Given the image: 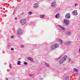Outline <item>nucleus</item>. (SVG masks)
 I'll return each instance as SVG.
<instances>
[{
	"label": "nucleus",
	"mask_w": 80,
	"mask_h": 80,
	"mask_svg": "<svg viewBox=\"0 0 80 80\" xmlns=\"http://www.w3.org/2000/svg\"><path fill=\"white\" fill-rule=\"evenodd\" d=\"M67 58V56H65L63 58V59H62L59 62V63H62L66 61Z\"/></svg>",
	"instance_id": "nucleus-1"
},
{
	"label": "nucleus",
	"mask_w": 80,
	"mask_h": 80,
	"mask_svg": "<svg viewBox=\"0 0 80 80\" xmlns=\"http://www.w3.org/2000/svg\"><path fill=\"white\" fill-rule=\"evenodd\" d=\"M58 47H59V45H58V44H53V45L51 46V49L52 50H53V49H55L56 48H58Z\"/></svg>",
	"instance_id": "nucleus-2"
},
{
	"label": "nucleus",
	"mask_w": 80,
	"mask_h": 80,
	"mask_svg": "<svg viewBox=\"0 0 80 80\" xmlns=\"http://www.w3.org/2000/svg\"><path fill=\"white\" fill-rule=\"evenodd\" d=\"M20 23L22 25H24L26 23V19H23L20 21Z\"/></svg>",
	"instance_id": "nucleus-3"
},
{
	"label": "nucleus",
	"mask_w": 80,
	"mask_h": 80,
	"mask_svg": "<svg viewBox=\"0 0 80 80\" xmlns=\"http://www.w3.org/2000/svg\"><path fill=\"white\" fill-rule=\"evenodd\" d=\"M51 6L52 7H56L57 4H56V2L55 1H53L51 3Z\"/></svg>",
	"instance_id": "nucleus-4"
},
{
	"label": "nucleus",
	"mask_w": 80,
	"mask_h": 80,
	"mask_svg": "<svg viewBox=\"0 0 80 80\" xmlns=\"http://www.w3.org/2000/svg\"><path fill=\"white\" fill-rule=\"evenodd\" d=\"M22 33V30L20 29H19L17 31V35H21Z\"/></svg>",
	"instance_id": "nucleus-5"
},
{
	"label": "nucleus",
	"mask_w": 80,
	"mask_h": 80,
	"mask_svg": "<svg viewBox=\"0 0 80 80\" xmlns=\"http://www.w3.org/2000/svg\"><path fill=\"white\" fill-rule=\"evenodd\" d=\"M64 23H65L66 25H68L69 24V20L65 19L64 20Z\"/></svg>",
	"instance_id": "nucleus-6"
},
{
	"label": "nucleus",
	"mask_w": 80,
	"mask_h": 80,
	"mask_svg": "<svg viewBox=\"0 0 80 80\" xmlns=\"http://www.w3.org/2000/svg\"><path fill=\"white\" fill-rule=\"evenodd\" d=\"M72 14L74 15H78V13H77V10H74L72 12Z\"/></svg>",
	"instance_id": "nucleus-7"
},
{
	"label": "nucleus",
	"mask_w": 80,
	"mask_h": 80,
	"mask_svg": "<svg viewBox=\"0 0 80 80\" xmlns=\"http://www.w3.org/2000/svg\"><path fill=\"white\" fill-rule=\"evenodd\" d=\"M65 17L67 18H70V13H67L65 15Z\"/></svg>",
	"instance_id": "nucleus-8"
},
{
	"label": "nucleus",
	"mask_w": 80,
	"mask_h": 80,
	"mask_svg": "<svg viewBox=\"0 0 80 80\" xmlns=\"http://www.w3.org/2000/svg\"><path fill=\"white\" fill-rule=\"evenodd\" d=\"M38 3H35L34 4L33 7L34 8H37L38 7Z\"/></svg>",
	"instance_id": "nucleus-9"
},
{
	"label": "nucleus",
	"mask_w": 80,
	"mask_h": 80,
	"mask_svg": "<svg viewBox=\"0 0 80 80\" xmlns=\"http://www.w3.org/2000/svg\"><path fill=\"white\" fill-rule=\"evenodd\" d=\"M59 29L60 30H65V28L62 26H59Z\"/></svg>",
	"instance_id": "nucleus-10"
},
{
	"label": "nucleus",
	"mask_w": 80,
	"mask_h": 80,
	"mask_svg": "<svg viewBox=\"0 0 80 80\" xmlns=\"http://www.w3.org/2000/svg\"><path fill=\"white\" fill-rule=\"evenodd\" d=\"M59 17H60V16L59 15V14L58 13H57L56 15L55 16L56 18H58Z\"/></svg>",
	"instance_id": "nucleus-11"
},
{
	"label": "nucleus",
	"mask_w": 80,
	"mask_h": 80,
	"mask_svg": "<svg viewBox=\"0 0 80 80\" xmlns=\"http://www.w3.org/2000/svg\"><path fill=\"white\" fill-rule=\"evenodd\" d=\"M28 59L29 60H30V61H31V62H33V59L31 58H28Z\"/></svg>",
	"instance_id": "nucleus-12"
},
{
	"label": "nucleus",
	"mask_w": 80,
	"mask_h": 80,
	"mask_svg": "<svg viewBox=\"0 0 80 80\" xmlns=\"http://www.w3.org/2000/svg\"><path fill=\"white\" fill-rule=\"evenodd\" d=\"M45 15H40V18H43Z\"/></svg>",
	"instance_id": "nucleus-13"
},
{
	"label": "nucleus",
	"mask_w": 80,
	"mask_h": 80,
	"mask_svg": "<svg viewBox=\"0 0 80 80\" xmlns=\"http://www.w3.org/2000/svg\"><path fill=\"white\" fill-rule=\"evenodd\" d=\"M58 41L59 42H60L61 43H63V42L62 41V40L59 39L58 40Z\"/></svg>",
	"instance_id": "nucleus-14"
},
{
	"label": "nucleus",
	"mask_w": 80,
	"mask_h": 80,
	"mask_svg": "<svg viewBox=\"0 0 80 80\" xmlns=\"http://www.w3.org/2000/svg\"><path fill=\"white\" fill-rule=\"evenodd\" d=\"M67 33L68 35H71V32H67Z\"/></svg>",
	"instance_id": "nucleus-15"
},
{
	"label": "nucleus",
	"mask_w": 80,
	"mask_h": 80,
	"mask_svg": "<svg viewBox=\"0 0 80 80\" xmlns=\"http://www.w3.org/2000/svg\"><path fill=\"white\" fill-rule=\"evenodd\" d=\"M74 70L75 71V72H78V70L77 69H76L75 68H74Z\"/></svg>",
	"instance_id": "nucleus-16"
},
{
	"label": "nucleus",
	"mask_w": 80,
	"mask_h": 80,
	"mask_svg": "<svg viewBox=\"0 0 80 80\" xmlns=\"http://www.w3.org/2000/svg\"><path fill=\"white\" fill-rule=\"evenodd\" d=\"M71 43V42H66V43L67 45H69Z\"/></svg>",
	"instance_id": "nucleus-17"
},
{
	"label": "nucleus",
	"mask_w": 80,
	"mask_h": 80,
	"mask_svg": "<svg viewBox=\"0 0 80 80\" xmlns=\"http://www.w3.org/2000/svg\"><path fill=\"white\" fill-rule=\"evenodd\" d=\"M21 63V62L20 61H18V65H20Z\"/></svg>",
	"instance_id": "nucleus-18"
},
{
	"label": "nucleus",
	"mask_w": 80,
	"mask_h": 80,
	"mask_svg": "<svg viewBox=\"0 0 80 80\" xmlns=\"http://www.w3.org/2000/svg\"><path fill=\"white\" fill-rule=\"evenodd\" d=\"M46 66H47V67H49V65L47 63H46Z\"/></svg>",
	"instance_id": "nucleus-19"
},
{
	"label": "nucleus",
	"mask_w": 80,
	"mask_h": 80,
	"mask_svg": "<svg viewBox=\"0 0 80 80\" xmlns=\"http://www.w3.org/2000/svg\"><path fill=\"white\" fill-rule=\"evenodd\" d=\"M32 12H29L28 13L29 15H31V14H32Z\"/></svg>",
	"instance_id": "nucleus-20"
},
{
	"label": "nucleus",
	"mask_w": 80,
	"mask_h": 80,
	"mask_svg": "<svg viewBox=\"0 0 80 80\" xmlns=\"http://www.w3.org/2000/svg\"><path fill=\"white\" fill-rule=\"evenodd\" d=\"M12 64H9V67H10V68H12Z\"/></svg>",
	"instance_id": "nucleus-21"
},
{
	"label": "nucleus",
	"mask_w": 80,
	"mask_h": 80,
	"mask_svg": "<svg viewBox=\"0 0 80 80\" xmlns=\"http://www.w3.org/2000/svg\"><path fill=\"white\" fill-rule=\"evenodd\" d=\"M68 62H70V61H71V59L70 58H68Z\"/></svg>",
	"instance_id": "nucleus-22"
},
{
	"label": "nucleus",
	"mask_w": 80,
	"mask_h": 80,
	"mask_svg": "<svg viewBox=\"0 0 80 80\" xmlns=\"http://www.w3.org/2000/svg\"><path fill=\"white\" fill-rule=\"evenodd\" d=\"M24 65H27V63L26 62H24Z\"/></svg>",
	"instance_id": "nucleus-23"
},
{
	"label": "nucleus",
	"mask_w": 80,
	"mask_h": 80,
	"mask_svg": "<svg viewBox=\"0 0 80 80\" xmlns=\"http://www.w3.org/2000/svg\"><path fill=\"white\" fill-rule=\"evenodd\" d=\"M29 75L30 76V77H31V76H32V75L31 74H29Z\"/></svg>",
	"instance_id": "nucleus-24"
},
{
	"label": "nucleus",
	"mask_w": 80,
	"mask_h": 80,
	"mask_svg": "<svg viewBox=\"0 0 80 80\" xmlns=\"http://www.w3.org/2000/svg\"><path fill=\"white\" fill-rule=\"evenodd\" d=\"M11 50H13L14 49H13V48H11Z\"/></svg>",
	"instance_id": "nucleus-25"
},
{
	"label": "nucleus",
	"mask_w": 80,
	"mask_h": 80,
	"mask_svg": "<svg viewBox=\"0 0 80 80\" xmlns=\"http://www.w3.org/2000/svg\"><path fill=\"white\" fill-rule=\"evenodd\" d=\"M21 47L22 48L23 47H24L23 45H21Z\"/></svg>",
	"instance_id": "nucleus-26"
},
{
	"label": "nucleus",
	"mask_w": 80,
	"mask_h": 80,
	"mask_svg": "<svg viewBox=\"0 0 80 80\" xmlns=\"http://www.w3.org/2000/svg\"><path fill=\"white\" fill-rule=\"evenodd\" d=\"M11 38H13V36H11Z\"/></svg>",
	"instance_id": "nucleus-27"
},
{
	"label": "nucleus",
	"mask_w": 80,
	"mask_h": 80,
	"mask_svg": "<svg viewBox=\"0 0 80 80\" xmlns=\"http://www.w3.org/2000/svg\"><path fill=\"white\" fill-rule=\"evenodd\" d=\"M75 6H77V4H75Z\"/></svg>",
	"instance_id": "nucleus-28"
},
{
	"label": "nucleus",
	"mask_w": 80,
	"mask_h": 80,
	"mask_svg": "<svg viewBox=\"0 0 80 80\" xmlns=\"http://www.w3.org/2000/svg\"><path fill=\"white\" fill-rule=\"evenodd\" d=\"M79 53H80V48L79 49Z\"/></svg>",
	"instance_id": "nucleus-29"
},
{
	"label": "nucleus",
	"mask_w": 80,
	"mask_h": 80,
	"mask_svg": "<svg viewBox=\"0 0 80 80\" xmlns=\"http://www.w3.org/2000/svg\"><path fill=\"white\" fill-rule=\"evenodd\" d=\"M6 80H8V78H6Z\"/></svg>",
	"instance_id": "nucleus-30"
},
{
	"label": "nucleus",
	"mask_w": 80,
	"mask_h": 80,
	"mask_svg": "<svg viewBox=\"0 0 80 80\" xmlns=\"http://www.w3.org/2000/svg\"><path fill=\"white\" fill-rule=\"evenodd\" d=\"M17 19V18H15V20H16V19Z\"/></svg>",
	"instance_id": "nucleus-31"
},
{
	"label": "nucleus",
	"mask_w": 80,
	"mask_h": 80,
	"mask_svg": "<svg viewBox=\"0 0 80 80\" xmlns=\"http://www.w3.org/2000/svg\"><path fill=\"white\" fill-rule=\"evenodd\" d=\"M62 57V56H61L60 58H60Z\"/></svg>",
	"instance_id": "nucleus-32"
},
{
	"label": "nucleus",
	"mask_w": 80,
	"mask_h": 80,
	"mask_svg": "<svg viewBox=\"0 0 80 80\" xmlns=\"http://www.w3.org/2000/svg\"><path fill=\"white\" fill-rule=\"evenodd\" d=\"M68 77H67V78H68Z\"/></svg>",
	"instance_id": "nucleus-33"
}]
</instances>
